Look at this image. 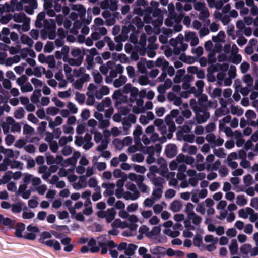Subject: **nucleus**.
<instances>
[{
    "label": "nucleus",
    "instance_id": "f257e3e1",
    "mask_svg": "<svg viewBox=\"0 0 258 258\" xmlns=\"http://www.w3.org/2000/svg\"><path fill=\"white\" fill-rule=\"evenodd\" d=\"M207 96L202 94L198 99V103L195 99L190 100V105L196 113V120L199 123H202L207 120L210 117L209 113L205 111L206 108H215L217 106L215 101H209Z\"/></svg>",
    "mask_w": 258,
    "mask_h": 258
},
{
    "label": "nucleus",
    "instance_id": "f03ea898",
    "mask_svg": "<svg viewBox=\"0 0 258 258\" xmlns=\"http://www.w3.org/2000/svg\"><path fill=\"white\" fill-rule=\"evenodd\" d=\"M23 176V183L19 186L17 191L18 195L21 196L24 199H28L30 197L31 191L30 189H27L28 185L30 182H32L34 190L37 191L39 195H43L45 194L47 189V187L45 184L39 185L41 183V180L40 178L35 177L29 173H25Z\"/></svg>",
    "mask_w": 258,
    "mask_h": 258
},
{
    "label": "nucleus",
    "instance_id": "7ed1b4c3",
    "mask_svg": "<svg viewBox=\"0 0 258 258\" xmlns=\"http://www.w3.org/2000/svg\"><path fill=\"white\" fill-rule=\"evenodd\" d=\"M23 3H30L33 8L36 7V3L34 0H11L10 4L6 3L3 5V11L6 12L21 11L23 9Z\"/></svg>",
    "mask_w": 258,
    "mask_h": 258
},
{
    "label": "nucleus",
    "instance_id": "20e7f679",
    "mask_svg": "<svg viewBox=\"0 0 258 258\" xmlns=\"http://www.w3.org/2000/svg\"><path fill=\"white\" fill-rule=\"evenodd\" d=\"M97 243L101 248L102 254H105L107 252V248H113L115 244L113 241L110 240L109 235H102L97 238Z\"/></svg>",
    "mask_w": 258,
    "mask_h": 258
},
{
    "label": "nucleus",
    "instance_id": "39448f33",
    "mask_svg": "<svg viewBox=\"0 0 258 258\" xmlns=\"http://www.w3.org/2000/svg\"><path fill=\"white\" fill-rule=\"evenodd\" d=\"M183 39V36L180 34L176 39H171L170 41V44L174 47L173 51L176 55L185 51L188 47V44L182 42Z\"/></svg>",
    "mask_w": 258,
    "mask_h": 258
},
{
    "label": "nucleus",
    "instance_id": "423d86ee",
    "mask_svg": "<svg viewBox=\"0 0 258 258\" xmlns=\"http://www.w3.org/2000/svg\"><path fill=\"white\" fill-rule=\"evenodd\" d=\"M12 19L17 23H22L23 31H27L30 29V19L24 13H15L12 15Z\"/></svg>",
    "mask_w": 258,
    "mask_h": 258
},
{
    "label": "nucleus",
    "instance_id": "0eeeda50",
    "mask_svg": "<svg viewBox=\"0 0 258 258\" xmlns=\"http://www.w3.org/2000/svg\"><path fill=\"white\" fill-rule=\"evenodd\" d=\"M166 125L164 124L159 128V130L164 138L171 139L173 136V133L175 131V125L174 121H166Z\"/></svg>",
    "mask_w": 258,
    "mask_h": 258
},
{
    "label": "nucleus",
    "instance_id": "6e6552de",
    "mask_svg": "<svg viewBox=\"0 0 258 258\" xmlns=\"http://www.w3.org/2000/svg\"><path fill=\"white\" fill-rule=\"evenodd\" d=\"M144 21L147 23H152V25L154 26L153 31L155 34L159 33V28L162 24V19L161 18L158 17L157 18L152 20L150 17L145 16L144 18Z\"/></svg>",
    "mask_w": 258,
    "mask_h": 258
},
{
    "label": "nucleus",
    "instance_id": "1a4fd4ad",
    "mask_svg": "<svg viewBox=\"0 0 258 258\" xmlns=\"http://www.w3.org/2000/svg\"><path fill=\"white\" fill-rule=\"evenodd\" d=\"M122 91L125 93H130V100L132 102L135 101L139 93L138 89L133 86L131 84H126L123 87Z\"/></svg>",
    "mask_w": 258,
    "mask_h": 258
},
{
    "label": "nucleus",
    "instance_id": "9d476101",
    "mask_svg": "<svg viewBox=\"0 0 258 258\" xmlns=\"http://www.w3.org/2000/svg\"><path fill=\"white\" fill-rule=\"evenodd\" d=\"M184 40L186 42H189L190 45L192 46L198 45L199 42V38L196 35V34L191 31L186 32L185 33Z\"/></svg>",
    "mask_w": 258,
    "mask_h": 258
},
{
    "label": "nucleus",
    "instance_id": "9b49d317",
    "mask_svg": "<svg viewBox=\"0 0 258 258\" xmlns=\"http://www.w3.org/2000/svg\"><path fill=\"white\" fill-rule=\"evenodd\" d=\"M107 140H103L101 144L96 148V150L101 152V156L109 158L111 156V153L109 151L105 150L108 147Z\"/></svg>",
    "mask_w": 258,
    "mask_h": 258
},
{
    "label": "nucleus",
    "instance_id": "f8f14e48",
    "mask_svg": "<svg viewBox=\"0 0 258 258\" xmlns=\"http://www.w3.org/2000/svg\"><path fill=\"white\" fill-rule=\"evenodd\" d=\"M87 186V182L85 175L80 176L78 178V180L72 184L73 188L77 190L85 188Z\"/></svg>",
    "mask_w": 258,
    "mask_h": 258
},
{
    "label": "nucleus",
    "instance_id": "ddd939ff",
    "mask_svg": "<svg viewBox=\"0 0 258 258\" xmlns=\"http://www.w3.org/2000/svg\"><path fill=\"white\" fill-rule=\"evenodd\" d=\"M102 187L105 189L103 192L104 197L113 196L114 193L115 185L111 183H104L102 184Z\"/></svg>",
    "mask_w": 258,
    "mask_h": 258
},
{
    "label": "nucleus",
    "instance_id": "4468645a",
    "mask_svg": "<svg viewBox=\"0 0 258 258\" xmlns=\"http://www.w3.org/2000/svg\"><path fill=\"white\" fill-rule=\"evenodd\" d=\"M176 160L179 163L185 162L188 165H192L195 161L192 157L185 156L182 154H180L177 156Z\"/></svg>",
    "mask_w": 258,
    "mask_h": 258
},
{
    "label": "nucleus",
    "instance_id": "2eb2a0df",
    "mask_svg": "<svg viewBox=\"0 0 258 258\" xmlns=\"http://www.w3.org/2000/svg\"><path fill=\"white\" fill-rule=\"evenodd\" d=\"M52 234L56 238H59V237L56 234V232L54 231H51L50 232L45 231L41 234L39 242L45 244V242H46V239L50 238L52 236Z\"/></svg>",
    "mask_w": 258,
    "mask_h": 258
},
{
    "label": "nucleus",
    "instance_id": "dca6fc26",
    "mask_svg": "<svg viewBox=\"0 0 258 258\" xmlns=\"http://www.w3.org/2000/svg\"><path fill=\"white\" fill-rule=\"evenodd\" d=\"M166 155L169 158H172L177 154V147L173 144H168L165 149Z\"/></svg>",
    "mask_w": 258,
    "mask_h": 258
},
{
    "label": "nucleus",
    "instance_id": "f3484780",
    "mask_svg": "<svg viewBox=\"0 0 258 258\" xmlns=\"http://www.w3.org/2000/svg\"><path fill=\"white\" fill-rule=\"evenodd\" d=\"M85 52L84 50H81L80 48H74L71 50V55L73 58L77 59H80L81 62H82Z\"/></svg>",
    "mask_w": 258,
    "mask_h": 258
},
{
    "label": "nucleus",
    "instance_id": "a211bd4d",
    "mask_svg": "<svg viewBox=\"0 0 258 258\" xmlns=\"http://www.w3.org/2000/svg\"><path fill=\"white\" fill-rule=\"evenodd\" d=\"M111 226L113 228L124 229L128 228L130 224L127 222L122 221L120 219L117 218L111 223Z\"/></svg>",
    "mask_w": 258,
    "mask_h": 258
},
{
    "label": "nucleus",
    "instance_id": "6ab92c4d",
    "mask_svg": "<svg viewBox=\"0 0 258 258\" xmlns=\"http://www.w3.org/2000/svg\"><path fill=\"white\" fill-rule=\"evenodd\" d=\"M127 218L130 222L128 223L130 224L128 228L131 231H135L138 227L137 223L138 222V219L137 217L135 215H129Z\"/></svg>",
    "mask_w": 258,
    "mask_h": 258
},
{
    "label": "nucleus",
    "instance_id": "aec40b11",
    "mask_svg": "<svg viewBox=\"0 0 258 258\" xmlns=\"http://www.w3.org/2000/svg\"><path fill=\"white\" fill-rule=\"evenodd\" d=\"M48 121L49 127L51 129H54L63 123V119L61 116H56L54 120L50 118L48 119Z\"/></svg>",
    "mask_w": 258,
    "mask_h": 258
},
{
    "label": "nucleus",
    "instance_id": "412c9836",
    "mask_svg": "<svg viewBox=\"0 0 258 258\" xmlns=\"http://www.w3.org/2000/svg\"><path fill=\"white\" fill-rule=\"evenodd\" d=\"M196 86L198 89H196V88L194 87H192L190 89V92L194 93L196 95L198 94H200L203 92V89L204 86V83L202 80H199L196 82Z\"/></svg>",
    "mask_w": 258,
    "mask_h": 258
},
{
    "label": "nucleus",
    "instance_id": "4be33fe9",
    "mask_svg": "<svg viewBox=\"0 0 258 258\" xmlns=\"http://www.w3.org/2000/svg\"><path fill=\"white\" fill-rule=\"evenodd\" d=\"M109 93V89L106 86H102L99 90L95 93V96L98 99H101L103 96L107 95Z\"/></svg>",
    "mask_w": 258,
    "mask_h": 258
},
{
    "label": "nucleus",
    "instance_id": "5701e85b",
    "mask_svg": "<svg viewBox=\"0 0 258 258\" xmlns=\"http://www.w3.org/2000/svg\"><path fill=\"white\" fill-rule=\"evenodd\" d=\"M45 245L50 247H52L57 251H59L61 249L60 243L55 239H50L46 241Z\"/></svg>",
    "mask_w": 258,
    "mask_h": 258
},
{
    "label": "nucleus",
    "instance_id": "b1692460",
    "mask_svg": "<svg viewBox=\"0 0 258 258\" xmlns=\"http://www.w3.org/2000/svg\"><path fill=\"white\" fill-rule=\"evenodd\" d=\"M150 251L152 254L158 257L162 256L165 254V249L159 246H155L150 248Z\"/></svg>",
    "mask_w": 258,
    "mask_h": 258
},
{
    "label": "nucleus",
    "instance_id": "393cba45",
    "mask_svg": "<svg viewBox=\"0 0 258 258\" xmlns=\"http://www.w3.org/2000/svg\"><path fill=\"white\" fill-rule=\"evenodd\" d=\"M182 151L190 155H194L197 153V148L195 146L184 144L182 147Z\"/></svg>",
    "mask_w": 258,
    "mask_h": 258
},
{
    "label": "nucleus",
    "instance_id": "a878e982",
    "mask_svg": "<svg viewBox=\"0 0 258 258\" xmlns=\"http://www.w3.org/2000/svg\"><path fill=\"white\" fill-rule=\"evenodd\" d=\"M172 35V30L170 29H165L163 30V34L159 36V40L162 43L167 41L168 38Z\"/></svg>",
    "mask_w": 258,
    "mask_h": 258
},
{
    "label": "nucleus",
    "instance_id": "bb28decb",
    "mask_svg": "<svg viewBox=\"0 0 258 258\" xmlns=\"http://www.w3.org/2000/svg\"><path fill=\"white\" fill-rule=\"evenodd\" d=\"M134 25H135L138 28L143 27V22L141 19L138 16L135 17L133 20L132 24L128 25V27L130 30H134L135 29Z\"/></svg>",
    "mask_w": 258,
    "mask_h": 258
},
{
    "label": "nucleus",
    "instance_id": "cd10ccee",
    "mask_svg": "<svg viewBox=\"0 0 258 258\" xmlns=\"http://www.w3.org/2000/svg\"><path fill=\"white\" fill-rule=\"evenodd\" d=\"M229 249L231 255H235L237 253L238 245L236 239H232L229 244Z\"/></svg>",
    "mask_w": 258,
    "mask_h": 258
},
{
    "label": "nucleus",
    "instance_id": "c85d7f7f",
    "mask_svg": "<svg viewBox=\"0 0 258 258\" xmlns=\"http://www.w3.org/2000/svg\"><path fill=\"white\" fill-rule=\"evenodd\" d=\"M92 136L89 134H86L83 138L84 149L88 150L93 146V143L91 142Z\"/></svg>",
    "mask_w": 258,
    "mask_h": 258
},
{
    "label": "nucleus",
    "instance_id": "c756f323",
    "mask_svg": "<svg viewBox=\"0 0 258 258\" xmlns=\"http://www.w3.org/2000/svg\"><path fill=\"white\" fill-rule=\"evenodd\" d=\"M88 246L92 253H96L99 251L100 247L96 246V241L91 238L88 242Z\"/></svg>",
    "mask_w": 258,
    "mask_h": 258
},
{
    "label": "nucleus",
    "instance_id": "7c9ffc66",
    "mask_svg": "<svg viewBox=\"0 0 258 258\" xmlns=\"http://www.w3.org/2000/svg\"><path fill=\"white\" fill-rule=\"evenodd\" d=\"M150 179L156 187H163V184L165 182L163 178L160 177H155V176H153L152 178Z\"/></svg>",
    "mask_w": 258,
    "mask_h": 258
},
{
    "label": "nucleus",
    "instance_id": "2f4dec72",
    "mask_svg": "<svg viewBox=\"0 0 258 258\" xmlns=\"http://www.w3.org/2000/svg\"><path fill=\"white\" fill-rule=\"evenodd\" d=\"M236 204L239 206H244L247 204V200L245 195H238L236 197Z\"/></svg>",
    "mask_w": 258,
    "mask_h": 258
},
{
    "label": "nucleus",
    "instance_id": "473e14b6",
    "mask_svg": "<svg viewBox=\"0 0 258 258\" xmlns=\"http://www.w3.org/2000/svg\"><path fill=\"white\" fill-rule=\"evenodd\" d=\"M182 204L179 201L175 200L170 204V209L174 212H177L182 209Z\"/></svg>",
    "mask_w": 258,
    "mask_h": 258
},
{
    "label": "nucleus",
    "instance_id": "72a5a7b5",
    "mask_svg": "<svg viewBox=\"0 0 258 258\" xmlns=\"http://www.w3.org/2000/svg\"><path fill=\"white\" fill-rule=\"evenodd\" d=\"M226 35L223 31H220L216 36L212 37V40L214 42H224L225 41Z\"/></svg>",
    "mask_w": 258,
    "mask_h": 258
},
{
    "label": "nucleus",
    "instance_id": "f704fd0d",
    "mask_svg": "<svg viewBox=\"0 0 258 258\" xmlns=\"http://www.w3.org/2000/svg\"><path fill=\"white\" fill-rule=\"evenodd\" d=\"M122 98L124 101L127 100V97L122 95V93L120 90H116L114 92L113 95V98L116 100L117 103H120Z\"/></svg>",
    "mask_w": 258,
    "mask_h": 258
},
{
    "label": "nucleus",
    "instance_id": "c9c22d12",
    "mask_svg": "<svg viewBox=\"0 0 258 258\" xmlns=\"http://www.w3.org/2000/svg\"><path fill=\"white\" fill-rule=\"evenodd\" d=\"M4 154L5 155V158L10 159V158H13L15 156L17 157L19 156V152L18 151L14 152L12 149H5Z\"/></svg>",
    "mask_w": 258,
    "mask_h": 258
},
{
    "label": "nucleus",
    "instance_id": "e433bc0d",
    "mask_svg": "<svg viewBox=\"0 0 258 258\" xmlns=\"http://www.w3.org/2000/svg\"><path fill=\"white\" fill-rule=\"evenodd\" d=\"M157 163L160 166V174L163 175L165 171L167 170V165L166 162L163 158H159L157 160Z\"/></svg>",
    "mask_w": 258,
    "mask_h": 258
},
{
    "label": "nucleus",
    "instance_id": "4c0bfd02",
    "mask_svg": "<svg viewBox=\"0 0 258 258\" xmlns=\"http://www.w3.org/2000/svg\"><path fill=\"white\" fill-rule=\"evenodd\" d=\"M139 195V192H136L135 193H133L131 191H127L124 192L123 198L126 200H135L138 198Z\"/></svg>",
    "mask_w": 258,
    "mask_h": 258
},
{
    "label": "nucleus",
    "instance_id": "58836bf2",
    "mask_svg": "<svg viewBox=\"0 0 258 258\" xmlns=\"http://www.w3.org/2000/svg\"><path fill=\"white\" fill-rule=\"evenodd\" d=\"M163 233L166 235L173 238L178 236L180 234V232L178 230H175L172 228L165 229L163 230Z\"/></svg>",
    "mask_w": 258,
    "mask_h": 258
},
{
    "label": "nucleus",
    "instance_id": "ea45409f",
    "mask_svg": "<svg viewBox=\"0 0 258 258\" xmlns=\"http://www.w3.org/2000/svg\"><path fill=\"white\" fill-rule=\"evenodd\" d=\"M127 81V78L125 76L121 75L118 79H116L113 82L115 87L118 88L124 84Z\"/></svg>",
    "mask_w": 258,
    "mask_h": 258
},
{
    "label": "nucleus",
    "instance_id": "a19ab883",
    "mask_svg": "<svg viewBox=\"0 0 258 258\" xmlns=\"http://www.w3.org/2000/svg\"><path fill=\"white\" fill-rule=\"evenodd\" d=\"M116 212L113 209H108L107 210L105 219L108 223H110L115 217Z\"/></svg>",
    "mask_w": 258,
    "mask_h": 258
},
{
    "label": "nucleus",
    "instance_id": "79ce46f5",
    "mask_svg": "<svg viewBox=\"0 0 258 258\" xmlns=\"http://www.w3.org/2000/svg\"><path fill=\"white\" fill-rule=\"evenodd\" d=\"M41 95V90L36 89L33 93L31 100L33 103H37L39 101V98Z\"/></svg>",
    "mask_w": 258,
    "mask_h": 258
},
{
    "label": "nucleus",
    "instance_id": "37998d69",
    "mask_svg": "<svg viewBox=\"0 0 258 258\" xmlns=\"http://www.w3.org/2000/svg\"><path fill=\"white\" fill-rule=\"evenodd\" d=\"M162 149V146L160 144H157L155 146H150L147 148V153L148 154H154L155 152L160 153Z\"/></svg>",
    "mask_w": 258,
    "mask_h": 258
},
{
    "label": "nucleus",
    "instance_id": "c03bdc74",
    "mask_svg": "<svg viewBox=\"0 0 258 258\" xmlns=\"http://www.w3.org/2000/svg\"><path fill=\"white\" fill-rule=\"evenodd\" d=\"M142 127L140 126H137L136 129L134 130V131L133 132V135L134 137L135 143L137 144H138V142L140 144V136L142 135Z\"/></svg>",
    "mask_w": 258,
    "mask_h": 258
},
{
    "label": "nucleus",
    "instance_id": "a18cd8bd",
    "mask_svg": "<svg viewBox=\"0 0 258 258\" xmlns=\"http://www.w3.org/2000/svg\"><path fill=\"white\" fill-rule=\"evenodd\" d=\"M251 208L246 207L245 208L241 209L238 211V215L240 217L246 219L249 215Z\"/></svg>",
    "mask_w": 258,
    "mask_h": 258
},
{
    "label": "nucleus",
    "instance_id": "49530a36",
    "mask_svg": "<svg viewBox=\"0 0 258 258\" xmlns=\"http://www.w3.org/2000/svg\"><path fill=\"white\" fill-rule=\"evenodd\" d=\"M163 187H156L152 192L153 198L155 200H159L162 196Z\"/></svg>",
    "mask_w": 258,
    "mask_h": 258
},
{
    "label": "nucleus",
    "instance_id": "de8ad7c7",
    "mask_svg": "<svg viewBox=\"0 0 258 258\" xmlns=\"http://www.w3.org/2000/svg\"><path fill=\"white\" fill-rule=\"evenodd\" d=\"M45 14L43 12L40 13L38 16L35 22V25L38 28L42 27L43 25V22L44 21Z\"/></svg>",
    "mask_w": 258,
    "mask_h": 258
},
{
    "label": "nucleus",
    "instance_id": "09e8293b",
    "mask_svg": "<svg viewBox=\"0 0 258 258\" xmlns=\"http://www.w3.org/2000/svg\"><path fill=\"white\" fill-rule=\"evenodd\" d=\"M1 224H2L6 226H8L10 229H13L14 227V221L10 218L8 217H5L4 216L2 219V221Z\"/></svg>",
    "mask_w": 258,
    "mask_h": 258
},
{
    "label": "nucleus",
    "instance_id": "8fccbe9b",
    "mask_svg": "<svg viewBox=\"0 0 258 258\" xmlns=\"http://www.w3.org/2000/svg\"><path fill=\"white\" fill-rule=\"evenodd\" d=\"M25 226L24 224L19 223L17 224L15 235L17 237H22V232L25 230Z\"/></svg>",
    "mask_w": 258,
    "mask_h": 258
},
{
    "label": "nucleus",
    "instance_id": "3c124183",
    "mask_svg": "<svg viewBox=\"0 0 258 258\" xmlns=\"http://www.w3.org/2000/svg\"><path fill=\"white\" fill-rule=\"evenodd\" d=\"M137 246L133 244H130L128 246H127L126 248L124 251V253L126 255L128 256H132L134 255L135 253V251L137 249Z\"/></svg>",
    "mask_w": 258,
    "mask_h": 258
},
{
    "label": "nucleus",
    "instance_id": "603ef678",
    "mask_svg": "<svg viewBox=\"0 0 258 258\" xmlns=\"http://www.w3.org/2000/svg\"><path fill=\"white\" fill-rule=\"evenodd\" d=\"M72 9L78 12V14L80 16H83L86 13V10L83 6L81 5H74Z\"/></svg>",
    "mask_w": 258,
    "mask_h": 258
},
{
    "label": "nucleus",
    "instance_id": "864d4df0",
    "mask_svg": "<svg viewBox=\"0 0 258 258\" xmlns=\"http://www.w3.org/2000/svg\"><path fill=\"white\" fill-rule=\"evenodd\" d=\"M160 173V170L158 167L156 165H152L149 168V172L147 173V176L149 179H151L153 176H155L156 173Z\"/></svg>",
    "mask_w": 258,
    "mask_h": 258
},
{
    "label": "nucleus",
    "instance_id": "5fc2aeb1",
    "mask_svg": "<svg viewBox=\"0 0 258 258\" xmlns=\"http://www.w3.org/2000/svg\"><path fill=\"white\" fill-rule=\"evenodd\" d=\"M187 217L189 220H191L192 223L195 225H199L202 220V218L196 213L192 214V215H189Z\"/></svg>",
    "mask_w": 258,
    "mask_h": 258
},
{
    "label": "nucleus",
    "instance_id": "6e6d98bb",
    "mask_svg": "<svg viewBox=\"0 0 258 258\" xmlns=\"http://www.w3.org/2000/svg\"><path fill=\"white\" fill-rule=\"evenodd\" d=\"M156 66L159 67H162L163 71H165V69L168 67L169 63L163 58H158L155 62Z\"/></svg>",
    "mask_w": 258,
    "mask_h": 258
},
{
    "label": "nucleus",
    "instance_id": "4d7b16f0",
    "mask_svg": "<svg viewBox=\"0 0 258 258\" xmlns=\"http://www.w3.org/2000/svg\"><path fill=\"white\" fill-rule=\"evenodd\" d=\"M21 41L23 44H26L29 47H32L33 45V40L27 35L25 34L21 36Z\"/></svg>",
    "mask_w": 258,
    "mask_h": 258
},
{
    "label": "nucleus",
    "instance_id": "13d9d810",
    "mask_svg": "<svg viewBox=\"0 0 258 258\" xmlns=\"http://www.w3.org/2000/svg\"><path fill=\"white\" fill-rule=\"evenodd\" d=\"M9 166L12 169H22L23 167V164L18 161H11L10 159Z\"/></svg>",
    "mask_w": 258,
    "mask_h": 258
},
{
    "label": "nucleus",
    "instance_id": "bf43d9fd",
    "mask_svg": "<svg viewBox=\"0 0 258 258\" xmlns=\"http://www.w3.org/2000/svg\"><path fill=\"white\" fill-rule=\"evenodd\" d=\"M231 112L233 115L241 116L243 114L244 111L242 108L238 106L232 105L231 106Z\"/></svg>",
    "mask_w": 258,
    "mask_h": 258
},
{
    "label": "nucleus",
    "instance_id": "052dcab7",
    "mask_svg": "<svg viewBox=\"0 0 258 258\" xmlns=\"http://www.w3.org/2000/svg\"><path fill=\"white\" fill-rule=\"evenodd\" d=\"M243 81L247 87H250L253 85V80L249 74L244 75L243 77Z\"/></svg>",
    "mask_w": 258,
    "mask_h": 258
},
{
    "label": "nucleus",
    "instance_id": "680f3d73",
    "mask_svg": "<svg viewBox=\"0 0 258 258\" xmlns=\"http://www.w3.org/2000/svg\"><path fill=\"white\" fill-rule=\"evenodd\" d=\"M83 214L86 215H89L93 212L91 206V202L89 201L88 203L85 202V208L83 211Z\"/></svg>",
    "mask_w": 258,
    "mask_h": 258
},
{
    "label": "nucleus",
    "instance_id": "e2e57ef3",
    "mask_svg": "<svg viewBox=\"0 0 258 258\" xmlns=\"http://www.w3.org/2000/svg\"><path fill=\"white\" fill-rule=\"evenodd\" d=\"M146 63L145 59H141L138 62L137 68L140 73H144L146 72Z\"/></svg>",
    "mask_w": 258,
    "mask_h": 258
},
{
    "label": "nucleus",
    "instance_id": "0e129e2a",
    "mask_svg": "<svg viewBox=\"0 0 258 258\" xmlns=\"http://www.w3.org/2000/svg\"><path fill=\"white\" fill-rule=\"evenodd\" d=\"M14 122V120L12 117H9L7 118V123H4L2 125V128L5 134H7L9 132V126L8 124H11Z\"/></svg>",
    "mask_w": 258,
    "mask_h": 258
},
{
    "label": "nucleus",
    "instance_id": "69168bd1",
    "mask_svg": "<svg viewBox=\"0 0 258 258\" xmlns=\"http://www.w3.org/2000/svg\"><path fill=\"white\" fill-rule=\"evenodd\" d=\"M240 249L242 254L247 255L250 253L251 245L249 244H244L240 247Z\"/></svg>",
    "mask_w": 258,
    "mask_h": 258
},
{
    "label": "nucleus",
    "instance_id": "338daca9",
    "mask_svg": "<svg viewBox=\"0 0 258 258\" xmlns=\"http://www.w3.org/2000/svg\"><path fill=\"white\" fill-rule=\"evenodd\" d=\"M59 109L54 106H50L46 109V113L50 116H55L59 112Z\"/></svg>",
    "mask_w": 258,
    "mask_h": 258
},
{
    "label": "nucleus",
    "instance_id": "774afa93",
    "mask_svg": "<svg viewBox=\"0 0 258 258\" xmlns=\"http://www.w3.org/2000/svg\"><path fill=\"white\" fill-rule=\"evenodd\" d=\"M128 179L132 181H143L144 178L141 175H137L135 173H131L128 176Z\"/></svg>",
    "mask_w": 258,
    "mask_h": 258
}]
</instances>
